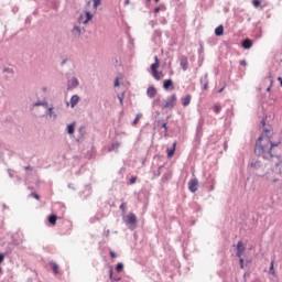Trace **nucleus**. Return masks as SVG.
Masks as SVG:
<instances>
[{"label":"nucleus","mask_w":282,"mask_h":282,"mask_svg":"<svg viewBox=\"0 0 282 282\" xmlns=\"http://www.w3.org/2000/svg\"><path fill=\"white\" fill-rule=\"evenodd\" d=\"M214 33H215V36H217V37L223 36L224 33H225V28H224V25L217 26V28L215 29Z\"/></svg>","instance_id":"nucleus-20"},{"label":"nucleus","mask_w":282,"mask_h":282,"mask_svg":"<svg viewBox=\"0 0 282 282\" xmlns=\"http://www.w3.org/2000/svg\"><path fill=\"white\" fill-rule=\"evenodd\" d=\"M30 196H32L33 198H35L36 200H40V195L36 193H31Z\"/></svg>","instance_id":"nucleus-48"},{"label":"nucleus","mask_w":282,"mask_h":282,"mask_svg":"<svg viewBox=\"0 0 282 282\" xmlns=\"http://www.w3.org/2000/svg\"><path fill=\"white\" fill-rule=\"evenodd\" d=\"M252 34H253V37H256L257 40L262 39V30H261V28H256Z\"/></svg>","instance_id":"nucleus-26"},{"label":"nucleus","mask_w":282,"mask_h":282,"mask_svg":"<svg viewBox=\"0 0 282 282\" xmlns=\"http://www.w3.org/2000/svg\"><path fill=\"white\" fill-rule=\"evenodd\" d=\"M123 269H124V264L121 262L117 263L115 267V271L118 273L121 272Z\"/></svg>","instance_id":"nucleus-36"},{"label":"nucleus","mask_w":282,"mask_h":282,"mask_svg":"<svg viewBox=\"0 0 282 282\" xmlns=\"http://www.w3.org/2000/svg\"><path fill=\"white\" fill-rule=\"evenodd\" d=\"M75 126H76L75 121H73L72 123L66 126V132H67L68 135H74V133H75Z\"/></svg>","instance_id":"nucleus-19"},{"label":"nucleus","mask_w":282,"mask_h":282,"mask_svg":"<svg viewBox=\"0 0 282 282\" xmlns=\"http://www.w3.org/2000/svg\"><path fill=\"white\" fill-rule=\"evenodd\" d=\"M79 101H80V97L78 95L72 96L69 99L70 108H74L75 106H77Z\"/></svg>","instance_id":"nucleus-17"},{"label":"nucleus","mask_w":282,"mask_h":282,"mask_svg":"<svg viewBox=\"0 0 282 282\" xmlns=\"http://www.w3.org/2000/svg\"><path fill=\"white\" fill-rule=\"evenodd\" d=\"M23 170H24V171H33V167L30 166V165H28V166H24Z\"/></svg>","instance_id":"nucleus-54"},{"label":"nucleus","mask_w":282,"mask_h":282,"mask_svg":"<svg viewBox=\"0 0 282 282\" xmlns=\"http://www.w3.org/2000/svg\"><path fill=\"white\" fill-rule=\"evenodd\" d=\"M113 86H115V87H120V79H119V78H116V79H115Z\"/></svg>","instance_id":"nucleus-50"},{"label":"nucleus","mask_w":282,"mask_h":282,"mask_svg":"<svg viewBox=\"0 0 282 282\" xmlns=\"http://www.w3.org/2000/svg\"><path fill=\"white\" fill-rule=\"evenodd\" d=\"M120 145H121L120 142L111 143V145H110V151L118 152Z\"/></svg>","instance_id":"nucleus-33"},{"label":"nucleus","mask_w":282,"mask_h":282,"mask_svg":"<svg viewBox=\"0 0 282 282\" xmlns=\"http://www.w3.org/2000/svg\"><path fill=\"white\" fill-rule=\"evenodd\" d=\"M239 65L240 66H247V62L246 61H240Z\"/></svg>","instance_id":"nucleus-60"},{"label":"nucleus","mask_w":282,"mask_h":282,"mask_svg":"<svg viewBox=\"0 0 282 282\" xmlns=\"http://www.w3.org/2000/svg\"><path fill=\"white\" fill-rule=\"evenodd\" d=\"M162 34H163V32L161 30H154V32L152 34V37H151V41L153 43H156L158 40H160L162 37Z\"/></svg>","instance_id":"nucleus-15"},{"label":"nucleus","mask_w":282,"mask_h":282,"mask_svg":"<svg viewBox=\"0 0 282 282\" xmlns=\"http://www.w3.org/2000/svg\"><path fill=\"white\" fill-rule=\"evenodd\" d=\"M109 279L112 282H120L122 280L120 276H115L113 275V269L111 267L109 268Z\"/></svg>","instance_id":"nucleus-22"},{"label":"nucleus","mask_w":282,"mask_h":282,"mask_svg":"<svg viewBox=\"0 0 282 282\" xmlns=\"http://www.w3.org/2000/svg\"><path fill=\"white\" fill-rule=\"evenodd\" d=\"M50 267H51V269H52L54 274L58 273L59 267H58V264L56 262H50Z\"/></svg>","instance_id":"nucleus-29"},{"label":"nucleus","mask_w":282,"mask_h":282,"mask_svg":"<svg viewBox=\"0 0 282 282\" xmlns=\"http://www.w3.org/2000/svg\"><path fill=\"white\" fill-rule=\"evenodd\" d=\"M274 264H275V261L271 260L270 267H269V274H272L273 276H276Z\"/></svg>","instance_id":"nucleus-28"},{"label":"nucleus","mask_w":282,"mask_h":282,"mask_svg":"<svg viewBox=\"0 0 282 282\" xmlns=\"http://www.w3.org/2000/svg\"><path fill=\"white\" fill-rule=\"evenodd\" d=\"M151 75L152 77L155 79V80H161L162 77H163V73L162 72H158V70H154V72H151Z\"/></svg>","instance_id":"nucleus-27"},{"label":"nucleus","mask_w":282,"mask_h":282,"mask_svg":"<svg viewBox=\"0 0 282 282\" xmlns=\"http://www.w3.org/2000/svg\"><path fill=\"white\" fill-rule=\"evenodd\" d=\"M90 6H91V1L86 2V6H85L86 11L89 9Z\"/></svg>","instance_id":"nucleus-55"},{"label":"nucleus","mask_w":282,"mask_h":282,"mask_svg":"<svg viewBox=\"0 0 282 282\" xmlns=\"http://www.w3.org/2000/svg\"><path fill=\"white\" fill-rule=\"evenodd\" d=\"M57 220H58V217H57V215H55V214H52V215H50V216L47 217V221H48V224L52 225V226H55L56 223H57Z\"/></svg>","instance_id":"nucleus-21"},{"label":"nucleus","mask_w":282,"mask_h":282,"mask_svg":"<svg viewBox=\"0 0 282 282\" xmlns=\"http://www.w3.org/2000/svg\"><path fill=\"white\" fill-rule=\"evenodd\" d=\"M198 180L197 178H194L189 183H188V191L191 193H196L198 191Z\"/></svg>","instance_id":"nucleus-6"},{"label":"nucleus","mask_w":282,"mask_h":282,"mask_svg":"<svg viewBox=\"0 0 282 282\" xmlns=\"http://www.w3.org/2000/svg\"><path fill=\"white\" fill-rule=\"evenodd\" d=\"M77 132H78V135H77L76 142H82L84 140L85 134H86V127L80 126L77 129Z\"/></svg>","instance_id":"nucleus-11"},{"label":"nucleus","mask_w":282,"mask_h":282,"mask_svg":"<svg viewBox=\"0 0 282 282\" xmlns=\"http://www.w3.org/2000/svg\"><path fill=\"white\" fill-rule=\"evenodd\" d=\"M172 177L171 173H164L163 176L161 177V182L165 183Z\"/></svg>","instance_id":"nucleus-35"},{"label":"nucleus","mask_w":282,"mask_h":282,"mask_svg":"<svg viewBox=\"0 0 282 282\" xmlns=\"http://www.w3.org/2000/svg\"><path fill=\"white\" fill-rule=\"evenodd\" d=\"M245 250H246V247H245L243 242L238 241L237 242V251L242 253Z\"/></svg>","instance_id":"nucleus-32"},{"label":"nucleus","mask_w":282,"mask_h":282,"mask_svg":"<svg viewBox=\"0 0 282 282\" xmlns=\"http://www.w3.org/2000/svg\"><path fill=\"white\" fill-rule=\"evenodd\" d=\"M278 82L280 83V86L282 87V77H278Z\"/></svg>","instance_id":"nucleus-63"},{"label":"nucleus","mask_w":282,"mask_h":282,"mask_svg":"<svg viewBox=\"0 0 282 282\" xmlns=\"http://www.w3.org/2000/svg\"><path fill=\"white\" fill-rule=\"evenodd\" d=\"M159 67H160V62H154L153 64H151L150 66L151 73L158 72Z\"/></svg>","instance_id":"nucleus-34"},{"label":"nucleus","mask_w":282,"mask_h":282,"mask_svg":"<svg viewBox=\"0 0 282 282\" xmlns=\"http://www.w3.org/2000/svg\"><path fill=\"white\" fill-rule=\"evenodd\" d=\"M73 36L79 37L82 35V29L75 25L70 31Z\"/></svg>","instance_id":"nucleus-23"},{"label":"nucleus","mask_w":282,"mask_h":282,"mask_svg":"<svg viewBox=\"0 0 282 282\" xmlns=\"http://www.w3.org/2000/svg\"><path fill=\"white\" fill-rule=\"evenodd\" d=\"M110 235V230H106L105 232H104V236H106V237H108Z\"/></svg>","instance_id":"nucleus-62"},{"label":"nucleus","mask_w":282,"mask_h":282,"mask_svg":"<svg viewBox=\"0 0 282 282\" xmlns=\"http://www.w3.org/2000/svg\"><path fill=\"white\" fill-rule=\"evenodd\" d=\"M160 11H161L160 7L153 9V13H159Z\"/></svg>","instance_id":"nucleus-57"},{"label":"nucleus","mask_w":282,"mask_h":282,"mask_svg":"<svg viewBox=\"0 0 282 282\" xmlns=\"http://www.w3.org/2000/svg\"><path fill=\"white\" fill-rule=\"evenodd\" d=\"M149 25L154 29L158 25V21H150Z\"/></svg>","instance_id":"nucleus-49"},{"label":"nucleus","mask_w":282,"mask_h":282,"mask_svg":"<svg viewBox=\"0 0 282 282\" xmlns=\"http://www.w3.org/2000/svg\"><path fill=\"white\" fill-rule=\"evenodd\" d=\"M78 79L76 77H73L67 82V90L75 89L76 87H78Z\"/></svg>","instance_id":"nucleus-9"},{"label":"nucleus","mask_w":282,"mask_h":282,"mask_svg":"<svg viewBox=\"0 0 282 282\" xmlns=\"http://www.w3.org/2000/svg\"><path fill=\"white\" fill-rule=\"evenodd\" d=\"M268 79H269V82H270V86L267 88V91H268V93H271V90H272L271 87H272V84H273V77L269 76Z\"/></svg>","instance_id":"nucleus-44"},{"label":"nucleus","mask_w":282,"mask_h":282,"mask_svg":"<svg viewBox=\"0 0 282 282\" xmlns=\"http://www.w3.org/2000/svg\"><path fill=\"white\" fill-rule=\"evenodd\" d=\"M40 106H42V107H44V108H48V102H46L45 100H43V101H35V102L33 104V107H40Z\"/></svg>","instance_id":"nucleus-31"},{"label":"nucleus","mask_w":282,"mask_h":282,"mask_svg":"<svg viewBox=\"0 0 282 282\" xmlns=\"http://www.w3.org/2000/svg\"><path fill=\"white\" fill-rule=\"evenodd\" d=\"M204 123H205L204 119L199 118V120L197 122L196 131H195V140L196 141H198L203 137Z\"/></svg>","instance_id":"nucleus-2"},{"label":"nucleus","mask_w":282,"mask_h":282,"mask_svg":"<svg viewBox=\"0 0 282 282\" xmlns=\"http://www.w3.org/2000/svg\"><path fill=\"white\" fill-rule=\"evenodd\" d=\"M137 180H138L137 176H131V177L129 178V183H130V184H135Z\"/></svg>","instance_id":"nucleus-47"},{"label":"nucleus","mask_w":282,"mask_h":282,"mask_svg":"<svg viewBox=\"0 0 282 282\" xmlns=\"http://www.w3.org/2000/svg\"><path fill=\"white\" fill-rule=\"evenodd\" d=\"M180 66L182 70L186 72L188 69V58L185 55L180 57Z\"/></svg>","instance_id":"nucleus-8"},{"label":"nucleus","mask_w":282,"mask_h":282,"mask_svg":"<svg viewBox=\"0 0 282 282\" xmlns=\"http://www.w3.org/2000/svg\"><path fill=\"white\" fill-rule=\"evenodd\" d=\"M239 267H240V269H245V259L243 258L239 259Z\"/></svg>","instance_id":"nucleus-46"},{"label":"nucleus","mask_w":282,"mask_h":282,"mask_svg":"<svg viewBox=\"0 0 282 282\" xmlns=\"http://www.w3.org/2000/svg\"><path fill=\"white\" fill-rule=\"evenodd\" d=\"M260 124H261V127H265V126H267V119H262V120L260 121Z\"/></svg>","instance_id":"nucleus-53"},{"label":"nucleus","mask_w":282,"mask_h":282,"mask_svg":"<svg viewBox=\"0 0 282 282\" xmlns=\"http://www.w3.org/2000/svg\"><path fill=\"white\" fill-rule=\"evenodd\" d=\"M213 111H214L215 113H220V111H221V106H220L219 104L214 105Z\"/></svg>","instance_id":"nucleus-38"},{"label":"nucleus","mask_w":282,"mask_h":282,"mask_svg":"<svg viewBox=\"0 0 282 282\" xmlns=\"http://www.w3.org/2000/svg\"><path fill=\"white\" fill-rule=\"evenodd\" d=\"M199 84L202 86V90L208 89V87H209L208 74H205L203 77H200Z\"/></svg>","instance_id":"nucleus-5"},{"label":"nucleus","mask_w":282,"mask_h":282,"mask_svg":"<svg viewBox=\"0 0 282 282\" xmlns=\"http://www.w3.org/2000/svg\"><path fill=\"white\" fill-rule=\"evenodd\" d=\"M117 98L119 100L120 106H123L124 93H122L121 95H117Z\"/></svg>","instance_id":"nucleus-41"},{"label":"nucleus","mask_w":282,"mask_h":282,"mask_svg":"<svg viewBox=\"0 0 282 282\" xmlns=\"http://www.w3.org/2000/svg\"><path fill=\"white\" fill-rule=\"evenodd\" d=\"M2 73H7L9 75H13L14 70L10 67H6L4 69H2Z\"/></svg>","instance_id":"nucleus-43"},{"label":"nucleus","mask_w":282,"mask_h":282,"mask_svg":"<svg viewBox=\"0 0 282 282\" xmlns=\"http://www.w3.org/2000/svg\"><path fill=\"white\" fill-rule=\"evenodd\" d=\"M249 167H251L252 171H259L263 167V163L261 161L252 160L249 164Z\"/></svg>","instance_id":"nucleus-10"},{"label":"nucleus","mask_w":282,"mask_h":282,"mask_svg":"<svg viewBox=\"0 0 282 282\" xmlns=\"http://www.w3.org/2000/svg\"><path fill=\"white\" fill-rule=\"evenodd\" d=\"M191 101H192V96L186 95L184 98H182V106L187 107V106H189Z\"/></svg>","instance_id":"nucleus-25"},{"label":"nucleus","mask_w":282,"mask_h":282,"mask_svg":"<svg viewBox=\"0 0 282 282\" xmlns=\"http://www.w3.org/2000/svg\"><path fill=\"white\" fill-rule=\"evenodd\" d=\"M45 115H47L53 120L57 119V115H56V112H54V107L53 106L46 108Z\"/></svg>","instance_id":"nucleus-16"},{"label":"nucleus","mask_w":282,"mask_h":282,"mask_svg":"<svg viewBox=\"0 0 282 282\" xmlns=\"http://www.w3.org/2000/svg\"><path fill=\"white\" fill-rule=\"evenodd\" d=\"M120 282H129L128 280H124V279H121V281Z\"/></svg>","instance_id":"nucleus-64"},{"label":"nucleus","mask_w":282,"mask_h":282,"mask_svg":"<svg viewBox=\"0 0 282 282\" xmlns=\"http://www.w3.org/2000/svg\"><path fill=\"white\" fill-rule=\"evenodd\" d=\"M163 89L164 90H173V89H175L173 80L172 79L163 80Z\"/></svg>","instance_id":"nucleus-12"},{"label":"nucleus","mask_w":282,"mask_h":282,"mask_svg":"<svg viewBox=\"0 0 282 282\" xmlns=\"http://www.w3.org/2000/svg\"><path fill=\"white\" fill-rule=\"evenodd\" d=\"M9 173V177L13 178V171L12 170H8Z\"/></svg>","instance_id":"nucleus-58"},{"label":"nucleus","mask_w":282,"mask_h":282,"mask_svg":"<svg viewBox=\"0 0 282 282\" xmlns=\"http://www.w3.org/2000/svg\"><path fill=\"white\" fill-rule=\"evenodd\" d=\"M177 100V97L175 94L171 95L167 98V101L162 106V109H173L175 107L174 102Z\"/></svg>","instance_id":"nucleus-4"},{"label":"nucleus","mask_w":282,"mask_h":282,"mask_svg":"<svg viewBox=\"0 0 282 282\" xmlns=\"http://www.w3.org/2000/svg\"><path fill=\"white\" fill-rule=\"evenodd\" d=\"M109 256H110L111 259L117 258V253H116L115 251H110V252H109Z\"/></svg>","instance_id":"nucleus-52"},{"label":"nucleus","mask_w":282,"mask_h":282,"mask_svg":"<svg viewBox=\"0 0 282 282\" xmlns=\"http://www.w3.org/2000/svg\"><path fill=\"white\" fill-rule=\"evenodd\" d=\"M261 4H262L261 0H252V6H253L254 8H260Z\"/></svg>","instance_id":"nucleus-42"},{"label":"nucleus","mask_w":282,"mask_h":282,"mask_svg":"<svg viewBox=\"0 0 282 282\" xmlns=\"http://www.w3.org/2000/svg\"><path fill=\"white\" fill-rule=\"evenodd\" d=\"M119 209L121 210L122 215H124L127 210V203L120 204Z\"/></svg>","instance_id":"nucleus-40"},{"label":"nucleus","mask_w":282,"mask_h":282,"mask_svg":"<svg viewBox=\"0 0 282 282\" xmlns=\"http://www.w3.org/2000/svg\"><path fill=\"white\" fill-rule=\"evenodd\" d=\"M163 167H164V166H160V167L158 169V172L154 174V177H158V176L161 175V170H162Z\"/></svg>","instance_id":"nucleus-51"},{"label":"nucleus","mask_w":282,"mask_h":282,"mask_svg":"<svg viewBox=\"0 0 282 282\" xmlns=\"http://www.w3.org/2000/svg\"><path fill=\"white\" fill-rule=\"evenodd\" d=\"M94 19V14L89 11H85V20L82 21V24H88Z\"/></svg>","instance_id":"nucleus-18"},{"label":"nucleus","mask_w":282,"mask_h":282,"mask_svg":"<svg viewBox=\"0 0 282 282\" xmlns=\"http://www.w3.org/2000/svg\"><path fill=\"white\" fill-rule=\"evenodd\" d=\"M161 128L164 129V133L169 132V127L166 122L161 123Z\"/></svg>","instance_id":"nucleus-45"},{"label":"nucleus","mask_w":282,"mask_h":282,"mask_svg":"<svg viewBox=\"0 0 282 282\" xmlns=\"http://www.w3.org/2000/svg\"><path fill=\"white\" fill-rule=\"evenodd\" d=\"M152 106L155 107V106H159V107H162L163 108V105H162V101L160 98H156L152 101Z\"/></svg>","instance_id":"nucleus-37"},{"label":"nucleus","mask_w":282,"mask_h":282,"mask_svg":"<svg viewBox=\"0 0 282 282\" xmlns=\"http://www.w3.org/2000/svg\"><path fill=\"white\" fill-rule=\"evenodd\" d=\"M127 223L130 226H137V224H138L137 215L133 214V213H129L128 216H127Z\"/></svg>","instance_id":"nucleus-7"},{"label":"nucleus","mask_w":282,"mask_h":282,"mask_svg":"<svg viewBox=\"0 0 282 282\" xmlns=\"http://www.w3.org/2000/svg\"><path fill=\"white\" fill-rule=\"evenodd\" d=\"M67 61H68L67 58L63 59V61L61 62V66L66 65Z\"/></svg>","instance_id":"nucleus-61"},{"label":"nucleus","mask_w":282,"mask_h":282,"mask_svg":"<svg viewBox=\"0 0 282 282\" xmlns=\"http://www.w3.org/2000/svg\"><path fill=\"white\" fill-rule=\"evenodd\" d=\"M263 132L265 133V135H268V133H270L271 131L268 128H263Z\"/></svg>","instance_id":"nucleus-59"},{"label":"nucleus","mask_w":282,"mask_h":282,"mask_svg":"<svg viewBox=\"0 0 282 282\" xmlns=\"http://www.w3.org/2000/svg\"><path fill=\"white\" fill-rule=\"evenodd\" d=\"M269 143L264 139V134L259 135L254 143V155L262 158L263 160L273 159V156L269 154Z\"/></svg>","instance_id":"nucleus-1"},{"label":"nucleus","mask_w":282,"mask_h":282,"mask_svg":"<svg viewBox=\"0 0 282 282\" xmlns=\"http://www.w3.org/2000/svg\"><path fill=\"white\" fill-rule=\"evenodd\" d=\"M265 142L269 145L268 154L270 156L274 158L275 154L273 153V148L279 147L281 144V141L273 142V141H271L270 137H268V139H265Z\"/></svg>","instance_id":"nucleus-3"},{"label":"nucleus","mask_w":282,"mask_h":282,"mask_svg":"<svg viewBox=\"0 0 282 282\" xmlns=\"http://www.w3.org/2000/svg\"><path fill=\"white\" fill-rule=\"evenodd\" d=\"M101 1L102 0H93V11H94V13H96L98 7L101 6Z\"/></svg>","instance_id":"nucleus-30"},{"label":"nucleus","mask_w":282,"mask_h":282,"mask_svg":"<svg viewBox=\"0 0 282 282\" xmlns=\"http://www.w3.org/2000/svg\"><path fill=\"white\" fill-rule=\"evenodd\" d=\"M142 113H138L137 116H135V118L133 119V121H132V124L133 126H135V124H138L139 123V120L142 118Z\"/></svg>","instance_id":"nucleus-39"},{"label":"nucleus","mask_w":282,"mask_h":282,"mask_svg":"<svg viewBox=\"0 0 282 282\" xmlns=\"http://www.w3.org/2000/svg\"><path fill=\"white\" fill-rule=\"evenodd\" d=\"M236 257L239 258V259H242V252L237 251Z\"/></svg>","instance_id":"nucleus-56"},{"label":"nucleus","mask_w":282,"mask_h":282,"mask_svg":"<svg viewBox=\"0 0 282 282\" xmlns=\"http://www.w3.org/2000/svg\"><path fill=\"white\" fill-rule=\"evenodd\" d=\"M158 95V90L155 87L151 86V87H148L147 89V97H149L150 99H153L155 98Z\"/></svg>","instance_id":"nucleus-13"},{"label":"nucleus","mask_w":282,"mask_h":282,"mask_svg":"<svg viewBox=\"0 0 282 282\" xmlns=\"http://www.w3.org/2000/svg\"><path fill=\"white\" fill-rule=\"evenodd\" d=\"M253 46V41L250 39H246L241 42V47L243 50H250Z\"/></svg>","instance_id":"nucleus-14"},{"label":"nucleus","mask_w":282,"mask_h":282,"mask_svg":"<svg viewBox=\"0 0 282 282\" xmlns=\"http://www.w3.org/2000/svg\"><path fill=\"white\" fill-rule=\"evenodd\" d=\"M175 151H176V143H173L172 144V148L171 149H167L166 151V155L169 159L173 158L174 154H175Z\"/></svg>","instance_id":"nucleus-24"}]
</instances>
